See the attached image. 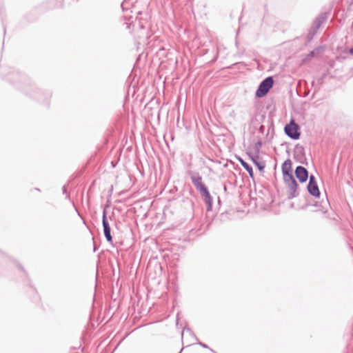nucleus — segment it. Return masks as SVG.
Segmentation results:
<instances>
[{"label":"nucleus","instance_id":"f257e3e1","mask_svg":"<svg viewBox=\"0 0 353 353\" xmlns=\"http://www.w3.org/2000/svg\"><path fill=\"white\" fill-rule=\"evenodd\" d=\"M283 179L288 189V199H292L299 195V185L295 180L292 169V161L287 159L281 166Z\"/></svg>","mask_w":353,"mask_h":353},{"label":"nucleus","instance_id":"f03ea898","mask_svg":"<svg viewBox=\"0 0 353 353\" xmlns=\"http://www.w3.org/2000/svg\"><path fill=\"white\" fill-rule=\"evenodd\" d=\"M274 80L273 77L270 76L265 78L259 85L256 90L255 96L257 98L265 97L273 87Z\"/></svg>","mask_w":353,"mask_h":353},{"label":"nucleus","instance_id":"7ed1b4c3","mask_svg":"<svg viewBox=\"0 0 353 353\" xmlns=\"http://www.w3.org/2000/svg\"><path fill=\"white\" fill-rule=\"evenodd\" d=\"M284 132L292 140H297L301 137L300 127L293 119L285 125Z\"/></svg>","mask_w":353,"mask_h":353},{"label":"nucleus","instance_id":"20e7f679","mask_svg":"<svg viewBox=\"0 0 353 353\" xmlns=\"http://www.w3.org/2000/svg\"><path fill=\"white\" fill-rule=\"evenodd\" d=\"M188 174L190 176L191 181L194 186L195 189L199 192H201L204 190L208 187L203 181L202 176L198 172L189 170L188 172Z\"/></svg>","mask_w":353,"mask_h":353},{"label":"nucleus","instance_id":"39448f33","mask_svg":"<svg viewBox=\"0 0 353 353\" xmlns=\"http://www.w3.org/2000/svg\"><path fill=\"white\" fill-rule=\"evenodd\" d=\"M108 205H107L108 207ZM102 225H103V231L104 236L109 243H110L112 246H114L113 244V240H112V236L111 234V228L109 224V222L108 221L107 218V212H106V206L103 207V213H102Z\"/></svg>","mask_w":353,"mask_h":353},{"label":"nucleus","instance_id":"423d86ee","mask_svg":"<svg viewBox=\"0 0 353 353\" xmlns=\"http://www.w3.org/2000/svg\"><path fill=\"white\" fill-rule=\"evenodd\" d=\"M307 190L310 196L314 198L320 197L321 192L316 182V177L313 174H311L309 177Z\"/></svg>","mask_w":353,"mask_h":353},{"label":"nucleus","instance_id":"0eeeda50","mask_svg":"<svg viewBox=\"0 0 353 353\" xmlns=\"http://www.w3.org/2000/svg\"><path fill=\"white\" fill-rule=\"evenodd\" d=\"M248 155L249 156L250 160L255 165V166L258 168V170L261 172H264V169L265 168V163L262 159L260 157L259 154H252L251 152H248Z\"/></svg>","mask_w":353,"mask_h":353},{"label":"nucleus","instance_id":"6e6552de","mask_svg":"<svg viewBox=\"0 0 353 353\" xmlns=\"http://www.w3.org/2000/svg\"><path fill=\"white\" fill-rule=\"evenodd\" d=\"M294 173L301 183L306 182L310 177L307 170L302 165H298L295 169Z\"/></svg>","mask_w":353,"mask_h":353},{"label":"nucleus","instance_id":"1a4fd4ad","mask_svg":"<svg viewBox=\"0 0 353 353\" xmlns=\"http://www.w3.org/2000/svg\"><path fill=\"white\" fill-rule=\"evenodd\" d=\"M201 198L207 205V210L210 211L212 208L213 199L208 190V188H205L199 192Z\"/></svg>","mask_w":353,"mask_h":353},{"label":"nucleus","instance_id":"9d476101","mask_svg":"<svg viewBox=\"0 0 353 353\" xmlns=\"http://www.w3.org/2000/svg\"><path fill=\"white\" fill-rule=\"evenodd\" d=\"M313 205L316 208L317 211H321L324 213L326 212L330 206L327 196H325V199H322L320 202L315 201Z\"/></svg>","mask_w":353,"mask_h":353},{"label":"nucleus","instance_id":"9b49d317","mask_svg":"<svg viewBox=\"0 0 353 353\" xmlns=\"http://www.w3.org/2000/svg\"><path fill=\"white\" fill-rule=\"evenodd\" d=\"M327 14L326 12L321 13L314 21L312 28L318 30L319 28L321 26V25L327 20Z\"/></svg>","mask_w":353,"mask_h":353},{"label":"nucleus","instance_id":"f8f14e48","mask_svg":"<svg viewBox=\"0 0 353 353\" xmlns=\"http://www.w3.org/2000/svg\"><path fill=\"white\" fill-rule=\"evenodd\" d=\"M294 154L295 157L303 159L305 157V148L299 143L296 144L294 148Z\"/></svg>","mask_w":353,"mask_h":353},{"label":"nucleus","instance_id":"ddd939ff","mask_svg":"<svg viewBox=\"0 0 353 353\" xmlns=\"http://www.w3.org/2000/svg\"><path fill=\"white\" fill-rule=\"evenodd\" d=\"M237 159L242 165V167L248 172L249 176L251 178H254V171L252 167L246 161H245L242 158L238 157Z\"/></svg>","mask_w":353,"mask_h":353},{"label":"nucleus","instance_id":"4468645a","mask_svg":"<svg viewBox=\"0 0 353 353\" xmlns=\"http://www.w3.org/2000/svg\"><path fill=\"white\" fill-rule=\"evenodd\" d=\"M322 51L321 47H317L314 48L313 50L310 51L306 56V57L303 60V62L310 61L313 57H314L316 54H318L320 52Z\"/></svg>","mask_w":353,"mask_h":353},{"label":"nucleus","instance_id":"2eb2a0df","mask_svg":"<svg viewBox=\"0 0 353 353\" xmlns=\"http://www.w3.org/2000/svg\"><path fill=\"white\" fill-rule=\"evenodd\" d=\"M262 144H263V143H262L261 140H259L254 143V145L253 146V150L254 151V154H259Z\"/></svg>","mask_w":353,"mask_h":353},{"label":"nucleus","instance_id":"dca6fc26","mask_svg":"<svg viewBox=\"0 0 353 353\" xmlns=\"http://www.w3.org/2000/svg\"><path fill=\"white\" fill-rule=\"evenodd\" d=\"M316 32L317 30L314 29L312 26L307 34V39L309 41L312 39L313 37L316 34Z\"/></svg>","mask_w":353,"mask_h":353},{"label":"nucleus","instance_id":"f3484780","mask_svg":"<svg viewBox=\"0 0 353 353\" xmlns=\"http://www.w3.org/2000/svg\"><path fill=\"white\" fill-rule=\"evenodd\" d=\"M197 342H196V344L199 345L200 346H201L202 347L205 348V349H208L210 348L208 345H207L206 344L202 343V342H200L199 341L198 339L196 338Z\"/></svg>","mask_w":353,"mask_h":353},{"label":"nucleus","instance_id":"a211bd4d","mask_svg":"<svg viewBox=\"0 0 353 353\" xmlns=\"http://www.w3.org/2000/svg\"><path fill=\"white\" fill-rule=\"evenodd\" d=\"M62 192H63V194H67V188H66V186L65 185H63V188H62Z\"/></svg>","mask_w":353,"mask_h":353},{"label":"nucleus","instance_id":"6ab92c4d","mask_svg":"<svg viewBox=\"0 0 353 353\" xmlns=\"http://www.w3.org/2000/svg\"><path fill=\"white\" fill-rule=\"evenodd\" d=\"M348 52L353 55V46L349 49Z\"/></svg>","mask_w":353,"mask_h":353},{"label":"nucleus","instance_id":"aec40b11","mask_svg":"<svg viewBox=\"0 0 353 353\" xmlns=\"http://www.w3.org/2000/svg\"><path fill=\"white\" fill-rule=\"evenodd\" d=\"M185 330H187V331H188V332H192L191 329H190V328H189V327L184 328V330H183V332H184ZM183 332H182V335H183Z\"/></svg>","mask_w":353,"mask_h":353},{"label":"nucleus","instance_id":"412c9836","mask_svg":"<svg viewBox=\"0 0 353 353\" xmlns=\"http://www.w3.org/2000/svg\"><path fill=\"white\" fill-rule=\"evenodd\" d=\"M263 130H264V126H263V125H261V126H260V131H261V132H263Z\"/></svg>","mask_w":353,"mask_h":353},{"label":"nucleus","instance_id":"4be33fe9","mask_svg":"<svg viewBox=\"0 0 353 353\" xmlns=\"http://www.w3.org/2000/svg\"><path fill=\"white\" fill-rule=\"evenodd\" d=\"M209 350H210L212 353H217V352H216L214 350H212V348H209Z\"/></svg>","mask_w":353,"mask_h":353},{"label":"nucleus","instance_id":"5701e85b","mask_svg":"<svg viewBox=\"0 0 353 353\" xmlns=\"http://www.w3.org/2000/svg\"><path fill=\"white\" fill-rule=\"evenodd\" d=\"M209 350H210L212 353H217V352H216L214 350H212V348H209Z\"/></svg>","mask_w":353,"mask_h":353},{"label":"nucleus","instance_id":"b1692460","mask_svg":"<svg viewBox=\"0 0 353 353\" xmlns=\"http://www.w3.org/2000/svg\"><path fill=\"white\" fill-rule=\"evenodd\" d=\"M19 268L20 269H21L22 270H23V268L21 265H19Z\"/></svg>","mask_w":353,"mask_h":353},{"label":"nucleus","instance_id":"393cba45","mask_svg":"<svg viewBox=\"0 0 353 353\" xmlns=\"http://www.w3.org/2000/svg\"><path fill=\"white\" fill-rule=\"evenodd\" d=\"M111 164H112V167H113V168L115 166V165H114V162H113V161H112V162H111Z\"/></svg>","mask_w":353,"mask_h":353},{"label":"nucleus","instance_id":"a878e982","mask_svg":"<svg viewBox=\"0 0 353 353\" xmlns=\"http://www.w3.org/2000/svg\"><path fill=\"white\" fill-rule=\"evenodd\" d=\"M96 250H97V248H96L95 245H94V252H95Z\"/></svg>","mask_w":353,"mask_h":353},{"label":"nucleus","instance_id":"bb28decb","mask_svg":"<svg viewBox=\"0 0 353 353\" xmlns=\"http://www.w3.org/2000/svg\"><path fill=\"white\" fill-rule=\"evenodd\" d=\"M34 97H36L38 100H40L39 97H37L36 96H33Z\"/></svg>","mask_w":353,"mask_h":353},{"label":"nucleus","instance_id":"cd10ccee","mask_svg":"<svg viewBox=\"0 0 353 353\" xmlns=\"http://www.w3.org/2000/svg\"><path fill=\"white\" fill-rule=\"evenodd\" d=\"M66 198H67V199H69V198H70V196L67 194V195H66Z\"/></svg>","mask_w":353,"mask_h":353},{"label":"nucleus","instance_id":"c85d7f7f","mask_svg":"<svg viewBox=\"0 0 353 353\" xmlns=\"http://www.w3.org/2000/svg\"><path fill=\"white\" fill-rule=\"evenodd\" d=\"M224 190H227V188H226V186H225V185H224Z\"/></svg>","mask_w":353,"mask_h":353},{"label":"nucleus","instance_id":"c756f323","mask_svg":"<svg viewBox=\"0 0 353 353\" xmlns=\"http://www.w3.org/2000/svg\"><path fill=\"white\" fill-rule=\"evenodd\" d=\"M181 351H182V350H181ZM181 352H180L179 353H181Z\"/></svg>","mask_w":353,"mask_h":353}]
</instances>
